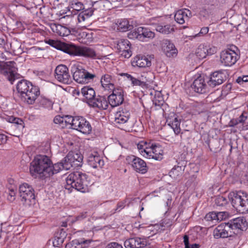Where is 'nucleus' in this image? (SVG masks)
I'll use <instances>...</instances> for the list:
<instances>
[{"mask_svg":"<svg viewBox=\"0 0 248 248\" xmlns=\"http://www.w3.org/2000/svg\"><path fill=\"white\" fill-rule=\"evenodd\" d=\"M70 3V8L73 10L79 11L84 9L83 4L78 0H71Z\"/></svg>","mask_w":248,"mask_h":248,"instance_id":"nucleus-40","label":"nucleus"},{"mask_svg":"<svg viewBox=\"0 0 248 248\" xmlns=\"http://www.w3.org/2000/svg\"><path fill=\"white\" fill-rule=\"evenodd\" d=\"M229 224L231 227L232 231L236 229L245 231L248 227V222L244 217L234 218L229 222Z\"/></svg>","mask_w":248,"mask_h":248,"instance_id":"nucleus-21","label":"nucleus"},{"mask_svg":"<svg viewBox=\"0 0 248 248\" xmlns=\"http://www.w3.org/2000/svg\"><path fill=\"white\" fill-rule=\"evenodd\" d=\"M91 242L90 239H74L65 245V248H85Z\"/></svg>","mask_w":248,"mask_h":248,"instance_id":"nucleus-27","label":"nucleus"},{"mask_svg":"<svg viewBox=\"0 0 248 248\" xmlns=\"http://www.w3.org/2000/svg\"><path fill=\"white\" fill-rule=\"evenodd\" d=\"M81 93L84 97V102H86L88 105L91 103H92L95 96V93L94 89L89 86L83 87L81 90Z\"/></svg>","mask_w":248,"mask_h":248,"instance_id":"nucleus-26","label":"nucleus"},{"mask_svg":"<svg viewBox=\"0 0 248 248\" xmlns=\"http://www.w3.org/2000/svg\"><path fill=\"white\" fill-rule=\"evenodd\" d=\"M163 52L168 57H174L177 55L176 47H163Z\"/></svg>","mask_w":248,"mask_h":248,"instance_id":"nucleus-42","label":"nucleus"},{"mask_svg":"<svg viewBox=\"0 0 248 248\" xmlns=\"http://www.w3.org/2000/svg\"><path fill=\"white\" fill-rule=\"evenodd\" d=\"M147 242L145 238L135 237L126 240L124 246L126 248H141L146 246Z\"/></svg>","mask_w":248,"mask_h":248,"instance_id":"nucleus-17","label":"nucleus"},{"mask_svg":"<svg viewBox=\"0 0 248 248\" xmlns=\"http://www.w3.org/2000/svg\"><path fill=\"white\" fill-rule=\"evenodd\" d=\"M236 50L228 48L220 53V61L222 64L227 66H231L234 64L239 58L240 51L238 47Z\"/></svg>","mask_w":248,"mask_h":248,"instance_id":"nucleus-7","label":"nucleus"},{"mask_svg":"<svg viewBox=\"0 0 248 248\" xmlns=\"http://www.w3.org/2000/svg\"><path fill=\"white\" fill-rule=\"evenodd\" d=\"M72 56H80L94 58L96 54L91 47H55Z\"/></svg>","mask_w":248,"mask_h":248,"instance_id":"nucleus-5","label":"nucleus"},{"mask_svg":"<svg viewBox=\"0 0 248 248\" xmlns=\"http://www.w3.org/2000/svg\"><path fill=\"white\" fill-rule=\"evenodd\" d=\"M75 117H73L70 115H65L64 116V123L65 124L64 126H66L67 124H70L71 126V127L73 128V124L74 123Z\"/></svg>","mask_w":248,"mask_h":248,"instance_id":"nucleus-49","label":"nucleus"},{"mask_svg":"<svg viewBox=\"0 0 248 248\" xmlns=\"http://www.w3.org/2000/svg\"><path fill=\"white\" fill-rule=\"evenodd\" d=\"M237 211L241 214L248 213V195L246 193L242 200L241 205Z\"/></svg>","mask_w":248,"mask_h":248,"instance_id":"nucleus-38","label":"nucleus"},{"mask_svg":"<svg viewBox=\"0 0 248 248\" xmlns=\"http://www.w3.org/2000/svg\"><path fill=\"white\" fill-rule=\"evenodd\" d=\"M53 121L54 123L61 125L62 127H63L64 126V116H61L60 115H57L55 116Z\"/></svg>","mask_w":248,"mask_h":248,"instance_id":"nucleus-52","label":"nucleus"},{"mask_svg":"<svg viewBox=\"0 0 248 248\" xmlns=\"http://www.w3.org/2000/svg\"><path fill=\"white\" fill-rule=\"evenodd\" d=\"M82 155L78 151H71L64 157V161L70 165L69 169L71 167H78L82 166L83 161Z\"/></svg>","mask_w":248,"mask_h":248,"instance_id":"nucleus-16","label":"nucleus"},{"mask_svg":"<svg viewBox=\"0 0 248 248\" xmlns=\"http://www.w3.org/2000/svg\"><path fill=\"white\" fill-rule=\"evenodd\" d=\"M127 164L131 165L133 169L137 172L145 174L148 170L146 162L140 157L133 155H128L126 158Z\"/></svg>","mask_w":248,"mask_h":248,"instance_id":"nucleus-9","label":"nucleus"},{"mask_svg":"<svg viewBox=\"0 0 248 248\" xmlns=\"http://www.w3.org/2000/svg\"><path fill=\"white\" fill-rule=\"evenodd\" d=\"M139 32L140 33L141 40H142L144 38H153L155 36V33L154 32L151 31L147 28L142 27H140Z\"/></svg>","mask_w":248,"mask_h":248,"instance_id":"nucleus-37","label":"nucleus"},{"mask_svg":"<svg viewBox=\"0 0 248 248\" xmlns=\"http://www.w3.org/2000/svg\"><path fill=\"white\" fill-rule=\"evenodd\" d=\"M184 243L185 246V248H187L189 246V237L187 235L184 236Z\"/></svg>","mask_w":248,"mask_h":248,"instance_id":"nucleus-63","label":"nucleus"},{"mask_svg":"<svg viewBox=\"0 0 248 248\" xmlns=\"http://www.w3.org/2000/svg\"><path fill=\"white\" fill-rule=\"evenodd\" d=\"M161 45L162 46H174L171 41L168 39H164L161 41Z\"/></svg>","mask_w":248,"mask_h":248,"instance_id":"nucleus-54","label":"nucleus"},{"mask_svg":"<svg viewBox=\"0 0 248 248\" xmlns=\"http://www.w3.org/2000/svg\"><path fill=\"white\" fill-rule=\"evenodd\" d=\"M66 233L65 232L63 231V229L61 230L60 234V236L58 238V241L60 242L61 243H63L64 239L66 238Z\"/></svg>","mask_w":248,"mask_h":248,"instance_id":"nucleus-58","label":"nucleus"},{"mask_svg":"<svg viewBox=\"0 0 248 248\" xmlns=\"http://www.w3.org/2000/svg\"><path fill=\"white\" fill-rule=\"evenodd\" d=\"M65 188L70 189L74 188L83 193L88 192L89 186L91 181L89 176L85 173L76 171L69 174L66 178Z\"/></svg>","mask_w":248,"mask_h":248,"instance_id":"nucleus-2","label":"nucleus"},{"mask_svg":"<svg viewBox=\"0 0 248 248\" xmlns=\"http://www.w3.org/2000/svg\"><path fill=\"white\" fill-rule=\"evenodd\" d=\"M191 87L195 92L199 93H204L206 91L207 85L204 78L200 76L194 80Z\"/></svg>","mask_w":248,"mask_h":248,"instance_id":"nucleus-25","label":"nucleus"},{"mask_svg":"<svg viewBox=\"0 0 248 248\" xmlns=\"http://www.w3.org/2000/svg\"><path fill=\"white\" fill-rule=\"evenodd\" d=\"M166 123L173 130L176 135L180 133L181 129L180 128V120H179L175 113H171L170 116H168L166 119Z\"/></svg>","mask_w":248,"mask_h":248,"instance_id":"nucleus-19","label":"nucleus"},{"mask_svg":"<svg viewBox=\"0 0 248 248\" xmlns=\"http://www.w3.org/2000/svg\"><path fill=\"white\" fill-rule=\"evenodd\" d=\"M6 51L15 56H20L28 50V47H5Z\"/></svg>","mask_w":248,"mask_h":248,"instance_id":"nucleus-39","label":"nucleus"},{"mask_svg":"<svg viewBox=\"0 0 248 248\" xmlns=\"http://www.w3.org/2000/svg\"><path fill=\"white\" fill-rule=\"evenodd\" d=\"M221 214L222 212H210L205 216V218L208 221L222 220V218H220L219 217Z\"/></svg>","mask_w":248,"mask_h":248,"instance_id":"nucleus-43","label":"nucleus"},{"mask_svg":"<svg viewBox=\"0 0 248 248\" xmlns=\"http://www.w3.org/2000/svg\"><path fill=\"white\" fill-rule=\"evenodd\" d=\"M7 141V136L3 134H0V144L4 143Z\"/></svg>","mask_w":248,"mask_h":248,"instance_id":"nucleus-64","label":"nucleus"},{"mask_svg":"<svg viewBox=\"0 0 248 248\" xmlns=\"http://www.w3.org/2000/svg\"><path fill=\"white\" fill-rule=\"evenodd\" d=\"M52 164L51 160L46 155H38L31 163V174L32 176L38 174L42 179L47 178L50 171V165Z\"/></svg>","mask_w":248,"mask_h":248,"instance_id":"nucleus-3","label":"nucleus"},{"mask_svg":"<svg viewBox=\"0 0 248 248\" xmlns=\"http://www.w3.org/2000/svg\"><path fill=\"white\" fill-rule=\"evenodd\" d=\"M140 30V27L135 29L134 30L130 31L128 33V37L130 39L136 38L139 40H141V36H140V33L139 32Z\"/></svg>","mask_w":248,"mask_h":248,"instance_id":"nucleus-47","label":"nucleus"},{"mask_svg":"<svg viewBox=\"0 0 248 248\" xmlns=\"http://www.w3.org/2000/svg\"><path fill=\"white\" fill-rule=\"evenodd\" d=\"M140 78L143 87H145L153 82L155 79V76L153 72L148 71L143 72Z\"/></svg>","mask_w":248,"mask_h":248,"instance_id":"nucleus-32","label":"nucleus"},{"mask_svg":"<svg viewBox=\"0 0 248 248\" xmlns=\"http://www.w3.org/2000/svg\"><path fill=\"white\" fill-rule=\"evenodd\" d=\"M247 119V116L243 112L237 119L232 120L229 123L230 126H234L239 123L243 124Z\"/></svg>","mask_w":248,"mask_h":248,"instance_id":"nucleus-41","label":"nucleus"},{"mask_svg":"<svg viewBox=\"0 0 248 248\" xmlns=\"http://www.w3.org/2000/svg\"><path fill=\"white\" fill-rule=\"evenodd\" d=\"M73 129L80 132L88 134L92 131V126L87 120L81 116H75Z\"/></svg>","mask_w":248,"mask_h":248,"instance_id":"nucleus-13","label":"nucleus"},{"mask_svg":"<svg viewBox=\"0 0 248 248\" xmlns=\"http://www.w3.org/2000/svg\"><path fill=\"white\" fill-rule=\"evenodd\" d=\"M70 165L67 164L66 161H64V158L61 162L54 164V165H50V171L48 173V177L52 176L54 174H56L63 170H69Z\"/></svg>","mask_w":248,"mask_h":248,"instance_id":"nucleus-24","label":"nucleus"},{"mask_svg":"<svg viewBox=\"0 0 248 248\" xmlns=\"http://www.w3.org/2000/svg\"><path fill=\"white\" fill-rule=\"evenodd\" d=\"M16 194V190L14 188H12L9 190V196L8 197V199L9 201H13L15 200V197Z\"/></svg>","mask_w":248,"mask_h":248,"instance_id":"nucleus-55","label":"nucleus"},{"mask_svg":"<svg viewBox=\"0 0 248 248\" xmlns=\"http://www.w3.org/2000/svg\"><path fill=\"white\" fill-rule=\"evenodd\" d=\"M207 47H198L196 50V56L199 59H202L205 58L207 56L206 54Z\"/></svg>","mask_w":248,"mask_h":248,"instance_id":"nucleus-46","label":"nucleus"},{"mask_svg":"<svg viewBox=\"0 0 248 248\" xmlns=\"http://www.w3.org/2000/svg\"><path fill=\"white\" fill-rule=\"evenodd\" d=\"M82 12H83V14L86 15V17L89 18L93 15V10L92 9H88Z\"/></svg>","mask_w":248,"mask_h":248,"instance_id":"nucleus-60","label":"nucleus"},{"mask_svg":"<svg viewBox=\"0 0 248 248\" xmlns=\"http://www.w3.org/2000/svg\"><path fill=\"white\" fill-rule=\"evenodd\" d=\"M16 66V63L14 61L0 62V74L4 76L11 84L15 80Z\"/></svg>","mask_w":248,"mask_h":248,"instance_id":"nucleus-8","label":"nucleus"},{"mask_svg":"<svg viewBox=\"0 0 248 248\" xmlns=\"http://www.w3.org/2000/svg\"><path fill=\"white\" fill-rule=\"evenodd\" d=\"M184 168L181 166H175L169 172V175L173 179H179L183 175Z\"/></svg>","mask_w":248,"mask_h":248,"instance_id":"nucleus-35","label":"nucleus"},{"mask_svg":"<svg viewBox=\"0 0 248 248\" xmlns=\"http://www.w3.org/2000/svg\"><path fill=\"white\" fill-rule=\"evenodd\" d=\"M245 193L241 191L231 192L228 195V198L231 202L232 206L238 210L242 200L244 198Z\"/></svg>","mask_w":248,"mask_h":248,"instance_id":"nucleus-18","label":"nucleus"},{"mask_svg":"<svg viewBox=\"0 0 248 248\" xmlns=\"http://www.w3.org/2000/svg\"><path fill=\"white\" fill-rule=\"evenodd\" d=\"M93 108H97L100 110L107 109L109 106L108 100L104 96H98L93 100L89 105Z\"/></svg>","mask_w":248,"mask_h":248,"instance_id":"nucleus-23","label":"nucleus"},{"mask_svg":"<svg viewBox=\"0 0 248 248\" xmlns=\"http://www.w3.org/2000/svg\"><path fill=\"white\" fill-rule=\"evenodd\" d=\"M130 114L129 111L121 110L117 111L114 115V122L119 125L127 123L129 119Z\"/></svg>","mask_w":248,"mask_h":248,"instance_id":"nucleus-22","label":"nucleus"},{"mask_svg":"<svg viewBox=\"0 0 248 248\" xmlns=\"http://www.w3.org/2000/svg\"><path fill=\"white\" fill-rule=\"evenodd\" d=\"M226 76L221 71H216L212 73L210 79L208 82V85L214 87L217 85L221 84L225 79Z\"/></svg>","mask_w":248,"mask_h":248,"instance_id":"nucleus-20","label":"nucleus"},{"mask_svg":"<svg viewBox=\"0 0 248 248\" xmlns=\"http://www.w3.org/2000/svg\"><path fill=\"white\" fill-rule=\"evenodd\" d=\"M19 195L24 204L31 205L35 203L34 190L27 183H23L19 187Z\"/></svg>","mask_w":248,"mask_h":248,"instance_id":"nucleus-6","label":"nucleus"},{"mask_svg":"<svg viewBox=\"0 0 248 248\" xmlns=\"http://www.w3.org/2000/svg\"><path fill=\"white\" fill-rule=\"evenodd\" d=\"M16 90L21 101L30 105L33 104L40 94L38 86L25 79H22L17 82Z\"/></svg>","mask_w":248,"mask_h":248,"instance_id":"nucleus-1","label":"nucleus"},{"mask_svg":"<svg viewBox=\"0 0 248 248\" xmlns=\"http://www.w3.org/2000/svg\"><path fill=\"white\" fill-rule=\"evenodd\" d=\"M112 45H117V46H129L131 45L130 42L127 39H116L113 41Z\"/></svg>","mask_w":248,"mask_h":248,"instance_id":"nucleus-44","label":"nucleus"},{"mask_svg":"<svg viewBox=\"0 0 248 248\" xmlns=\"http://www.w3.org/2000/svg\"><path fill=\"white\" fill-rule=\"evenodd\" d=\"M6 120L9 123H14L17 124H21L22 122L21 119L14 117L13 116H8L6 118Z\"/></svg>","mask_w":248,"mask_h":248,"instance_id":"nucleus-50","label":"nucleus"},{"mask_svg":"<svg viewBox=\"0 0 248 248\" xmlns=\"http://www.w3.org/2000/svg\"><path fill=\"white\" fill-rule=\"evenodd\" d=\"M50 28L53 32L60 36H67L70 33V31L68 28L60 24L52 23L50 24Z\"/></svg>","mask_w":248,"mask_h":248,"instance_id":"nucleus-29","label":"nucleus"},{"mask_svg":"<svg viewBox=\"0 0 248 248\" xmlns=\"http://www.w3.org/2000/svg\"><path fill=\"white\" fill-rule=\"evenodd\" d=\"M153 54H139L134 57L131 61V65L133 67L139 68L149 67L152 65L151 61L154 59Z\"/></svg>","mask_w":248,"mask_h":248,"instance_id":"nucleus-11","label":"nucleus"},{"mask_svg":"<svg viewBox=\"0 0 248 248\" xmlns=\"http://www.w3.org/2000/svg\"><path fill=\"white\" fill-rule=\"evenodd\" d=\"M217 51V47H207L206 54L207 55H212Z\"/></svg>","mask_w":248,"mask_h":248,"instance_id":"nucleus-56","label":"nucleus"},{"mask_svg":"<svg viewBox=\"0 0 248 248\" xmlns=\"http://www.w3.org/2000/svg\"><path fill=\"white\" fill-rule=\"evenodd\" d=\"M40 104L44 107H49L51 105V102L47 99L42 98L40 101Z\"/></svg>","mask_w":248,"mask_h":248,"instance_id":"nucleus-57","label":"nucleus"},{"mask_svg":"<svg viewBox=\"0 0 248 248\" xmlns=\"http://www.w3.org/2000/svg\"><path fill=\"white\" fill-rule=\"evenodd\" d=\"M127 199H125L124 201L119 202L117 204L116 208L115 209L114 213L116 212H120L121 210L124 209L125 206V204L127 202Z\"/></svg>","mask_w":248,"mask_h":248,"instance_id":"nucleus-51","label":"nucleus"},{"mask_svg":"<svg viewBox=\"0 0 248 248\" xmlns=\"http://www.w3.org/2000/svg\"><path fill=\"white\" fill-rule=\"evenodd\" d=\"M107 248H123V247L118 243L112 242L107 245Z\"/></svg>","mask_w":248,"mask_h":248,"instance_id":"nucleus-59","label":"nucleus"},{"mask_svg":"<svg viewBox=\"0 0 248 248\" xmlns=\"http://www.w3.org/2000/svg\"><path fill=\"white\" fill-rule=\"evenodd\" d=\"M233 233H235V232L232 231L231 227L229 224V222L220 224L213 231V236L217 239L231 237Z\"/></svg>","mask_w":248,"mask_h":248,"instance_id":"nucleus-14","label":"nucleus"},{"mask_svg":"<svg viewBox=\"0 0 248 248\" xmlns=\"http://www.w3.org/2000/svg\"><path fill=\"white\" fill-rule=\"evenodd\" d=\"M191 13L188 10H179L176 12L174 16L175 21L180 24L185 23V19H187L191 16Z\"/></svg>","mask_w":248,"mask_h":248,"instance_id":"nucleus-30","label":"nucleus"},{"mask_svg":"<svg viewBox=\"0 0 248 248\" xmlns=\"http://www.w3.org/2000/svg\"><path fill=\"white\" fill-rule=\"evenodd\" d=\"M155 30L162 34H168L174 31V29L170 24H157L155 25Z\"/></svg>","mask_w":248,"mask_h":248,"instance_id":"nucleus-34","label":"nucleus"},{"mask_svg":"<svg viewBox=\"0 0 248 248\" xmlns=\"http://www.w3.org/2000/svg\"><path fill=\"white\" fill-rule=\"evenodd\" d=\"M131 82V85L133 86H140L141 87H144L142 84V82H141L140 78H137L135 77H133V78L132 79Z\"/></svg>","mask_w":248,"mask_h":248,"instance_id":"nucleus-53","label":"nucleus"},{"mask_svg":"<svg viewBox=\"0 0 248 248\" xmlns=\"http://www.w3.org/2000/svg\"><path fill=\"white\" fill-rule=\"evenodd\" d=\"M101 83L105 90L111 91L115 88L114 84L112 82V78L108 74H105L102 77Z\"/></svg>","mask_w":248,"mask_h":248,"instance_id":"nucleus-31","label":"nucleus"},{"mask_svg":"<svg viewBox=\"0 0 248 248\" xmlns=\"http://www.w3.org/2000/svg\"><path fill=\"white\" fill-rule=\"evenodd\" d=\"M88 162L89 165L93 168H101L104 165V161L97 153L90 155Z\"/></svg>","mask_w":248,"mask_h":248,"instance_id":"nucleus-28","label":"nucleus"},{"mask_svg":"<svg viewBox=\"0 0 248 248\" xmlns=\"http://www.w3.org/2000/svg\"><path fill=\"white\" fill-rule=\"evenodd\" d=\"M117 29L120 31L125 32L131 30L133 26L129 24V21L126 19H121L116 23Z\"/></svg>","mask_w":248,"mask_h":248,"instance_id":"nucleus-33","label":"nucleus"},{"mask_svg":"<svg viewBox=\"0 0 248 248\" xmlns=\"http://www.w3.org/2000/svg\"><path fill=\"white\" fill-rule=\"evenodd\" d=\"M87 217V212H83L77 216L76 217V220H81Z\"/></svg>","mask_w":248,"mask_h":248,"instance_id":"nucleus-61","label":"nucleus"},{"mask_svg":"<svg viewBox=\"0 0 248 248\" xmlns=\"http://www.w3.org/2000/svg\"><path fill=\"white\" fill-rule=\"evenodd\" d=\"M227 203V199L222 196H217L215 199V203L217 206H225Z\"/></svg>","mask_w":248,"mask_h":248,"instance_id":"nucleus-48","label":"nucleus"},{"mask_svg":"<svg viewBox=\"0 0 248 248\" xmlns=\"http://www.w3.org/2000/svg\"><path fill=\"white\" fill-rule=\"evenodd\" d=\"M88 17H86V15L83 14V12H81L78 16V20L79 22H82L85 20Z\"/></svg>","mask_w":248,"mask_h":248,"instance_id":"nucleus-62","label":"nucleus"},{"mask_svg":"<svg viewBox=\"0 0 248 248\" xmlns=\"http://www.w3.org/2000/svg\"><path fill=\"white\" fill-rule=\"evenodd\" d=\"M117 48L118 52L119 54L124 58H129L132 55V51L130 49H123V47H116ZM130 48V47H129Z\"/></svg>","mask_w":248,"mask_h":248,"instance_id":"nucleus-45","label":"nucleus"},{"mask_svg":"<svg viewBox=\"0 0 248 248\" xmlns=\"http://www.w3.org/2000/svg\"><path fill=\"white\" fill-rule=\"evenodd\" d=\"M55 78L60 82L69 84L71 82V76L68 68L64 65H58L55 70Z\"/></svg>","mask_w":248,"mask_h":248,"instance_id":"nucleus-12","label":"nucleus"},{"mask_svg":"<svg viewBox=\"0 0 248 248\" xmlns=\"http://www.w3.org/2000/svg\"><path fill=\"white\" fill-rule=\"evenodd\" d=\"M46 43L49 45L51 46H78L72 43H66L61 41L55 40L50 39H46L45 40Z\"/></svg>","mask_w":248,"mask_h":248,"instance_id":"nucleus-36","label":"nucleus"},{"mask_svg":"<svg viewBox=\"0 0 248 248\" xmlns=\"http://www.w3.org/2000/svg\"><path fill=\"white\" fill-rule=\"evenodd\" d=\"M137 148L140 154L145 158L156 160H161L163 158V147L159 143L141 141L137 144Z\"/></svg>","mask_w":248,"mask_h":248,"instance_id":"nucleus-4","label":"nucleus"},{"mask_svg":"<svg viewBox=\"0 0 248 248\" xmlns=\"http://www.w3.org/2000/svg\"><path fill=\"white\" fill-rule=\"evenodd\" d=\"M73 71V78L79 83H87L93 80L95 77L94 74H91L81 67H77Z\"/></svg>","mask_w":248,"mask_h":248,"instance_id":"nucleus-10","label":"nucleus"},{"mask_svg":"<svg viewBox=\"0 0 248 248\" xmlns=\"http://www.w3.org/2000/svg\"><path fill=\"white\" fill-rule=\"evenodd\" d=\"M112 93L108 98L109 105L114 108L121 105L124 101V92L121 88H115L111 90Z\"/></svg>","mask_w":248,"mask_h":248,"instance_id":"nucleus-15","label":"nucleus"}]
</instances>
